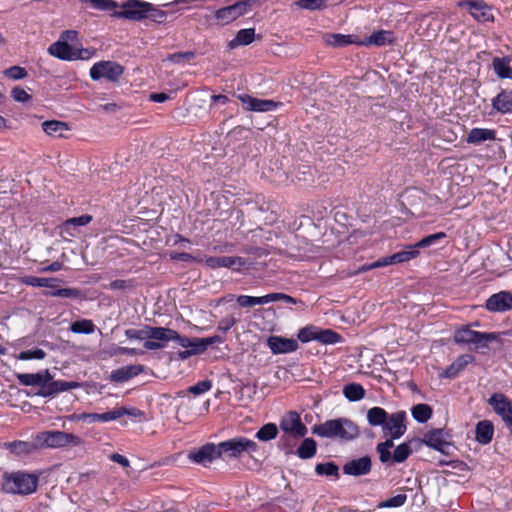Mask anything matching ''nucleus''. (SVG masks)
Wrapping results in <instances>:
<instances>
[{"label":"nucleus","instance_id":"8fccbe9b","mask_svg":"<svg viewBox=\"0 0 512 512\" xmlns=\"http://www.w3.org/2000/svg\"><path fill=\"white\" fill-rule=\"evenodd\" d=\"M237 303L241 307H252L255 305H264L268 303V297L267 295L256 297V296H249V295H239L237 297Z\"/></svg>","mask_w":512,"mask_h":512},{"label":"nucleus","instance_id":"473e14b6","mask_svg":"<svg viewBox=\"0 0 512 512\" xmlns=\"http://www.w3.org/2000/svg\"><path fill=\"white\" fill-rule=\"evenodd\" d=\"M43 131L53 137H62L63 132L69 130L68 124L59 120H47L42 123Z\"/></svg>","mask_w":512,"mask_h":512},{"label":"nucleus","instance_id":"3c124183","mask_svg":"<svg viewBox=\"0 0 512 512\" xmlns=\"http://www.w3.org/2000/svg\"><path fill=\"white\" fill-rule=\"evenodd\" d=\"M16 379L23 386H39L41 388V375L37 373H17Z\"/></svg>","mask_w":512,"mask_h":512},{"label":"nucleus","instance_id":"864d4df0","mask_svg":"<svg viewBox=\"0 0 512 512\" xmlns=\"http://www.w3.org/2000/svg\"><path fill=\"white\" fill-rule=\"evenodd\" d=\"M111 414L114 415V417H112V421L117 420L125 415L131 416V417H142L144 415L143 411H141L138 408H135V407L126 408L124 406L111 410Z\"/></svg>","mask_w":512,"mask_h":512},{"label":"nucleus","instance_id":"c03bdc74","mask_svg":"<svg viewBox=\"0 0 512 512\" xmlns=\"http://www.w3.org/2000/svg\"><path fill=\"white\" fill-rule=\"evenodd\" d=\"M447 237L445 232H437L434 234H430L428 236H425L418 242H416L414 245L419 251L420 249L428 248L432 245H435L439 243L441 240L445 239Z\"/></svg>","mask_w":512,"mask_h":512},{"label":"nucleus","instance_id":"6e6552de","mask_svg":"<svg viewBox=\"0 0 512 512\" xmlns=\"http://www.w3.org/2000/svg\"><path fill=\"white\" fill-rule=\"evenodd\" d=\"M120 11H114L111 16L131 21H142L147 17L150 2L143 0H126L120 5Z\"/></svg>","mask_w":512,"mask_h":512},{"label":"nucleus","instance_id":"58836bf2","mask_svg":"<svg viewBox=\"0 0 512 512\" xmlns=\"http://www.w3.org/2000/svg\"><path fill=\"white\" fill-rule=\"evenodd\" d=\"M317 341L322 344L333 345L340 343L342 341V336L332 329L318 328Z\"/></svg>","mask_w":512,"mask_h":512},{"label":"nucleus","instance_id":"aec40b11","mask_svg":"<svg viewBox=\"0 0 512 512\" xmlns=\"http://www.w3.org/2000/svg\"><path fill=\"white\" fill-rule=\"evenodd\" d=\"M144 371V366L140 364L136 365H127L115 369L111 372L109 379L112 382L123 383L129 381L130 379L138 376Z\"/></svg>","mask_w":512,"mask_h":512},{"label":"nucleus","instance_id":"5701e85b","mask_svg":"<svg viewBox=\"0 0 512 512\" xmlns=\"http://www.w3.org/2000/svg\"><path fill=\"white\" fill-rule=\"evenodd\" d=\"M420 251L417 250L414 244L408 245L404 250L396 252L392 255L383 257L385 266L408 262L419 256Z\"/></svg>","mask_w":512,"mask_h":512},{"label":"nucleus","instance_id":"79ce46f5","mask_svg":"<svg viewBox=\"0 0 512 512\" xmlns=\"http://www.w3.org/2000/svg\"><path fill=\"white\" fill-rule=\"evenodd\" d=\"M315 473L319 476H331L338 479L340 477L339 475V467L334 462H325V463H318L315 466Z\"/></svg>","mask_w":512,"mask_h":512},{"label":"nucleus","instance_id":"f8f14e48","mask_svg":"<svg viewBox=\"0 0 512 512\" xmlns=\"http://www.w3.org/2000/svg\"><path fill=\"white\" fill-rule=\"evenodd\" d=\"M149 340H146L143 347L146 350H159L166 346V343L175 338L174 329L167 327L151 326L149 328Z\"/></svg>","mask_w":512,"mask_h":512},{"label":"nucleus","instance_id":"ddd939ff","mask_svg":"<svg viewBox=\"0 0 512 512\" xmlns=\"http://www.w3.org/2000/svg\"><path fill=\"white\" fill-rule=\"evenodd\" d=\"M406 420L407 414L403 410L389 414L382 428L384 435L392 439L401 438L407 430Z\"/></svg>","mask_w":512,"mask_h":512},{"label":"nucleus","instance_id":"0eeeda50","mask_svg":"<svg viewBox=\"0 0 512 512\" xmlns=\"http://www.w3.org/2000/svg\"><path fill=\"white\" fill-rule=\"evenodd\" d=\"M124 73V67L115 61H99L90 68V77L94 81L106 79L110 82H118Z\"/></svg>","mask_w":512,"mask_h":512},{"label":"nucleus","instance_id":"0e129e2a","mask_svg":"<svg viewBox=\"0 0 512 512\" xmlns=\"http://www.w3.org/2000/svg\"><path fill=\"white\" fill-rule=\"evenodd\" d=\"M4 75L9 79L20 80L25 78L28 75V73L25 68L15 65L6 69L4 71Z\"/></svg>","mask_w":512,"mask_h":512},{"label":"nucleus","instance_id":"a19ab883","mask_svg":"<svg viewBox=\"0 0 512 512\" xmlns=\"http://www.w3.org/2000/svg\"><path fill=\"white\" fill-rule=\"evenodd\" d=\"M278 427L275 423L264 424L257 432L255 437L260 441H270L277 437Z\"/></svg>","mask_w":512,"mask_h":512},{"label":"nucleus","instance_id":"c756f323","mask_svg":"<svg viewBox=\"0 0 512 512\" xmlns=\"http://www.w3.org/2000/svg\"><path fill=\"white\" fill-rule=\"evenodd\" d=\"M496 139V131L487 128H473L467 135L466 142L469 144H481L485 141Z\"/></svg>","mask_w":512,"mask_h":512},{"label":"nucleus","instance_id":"f03ea898","mask_svg":"<svg viewBox=\"0 0 512 512\" xmlns=\"http://www.w3.org/2000/svg\"><path fill=\"white\" fill-rule=\"evenodd\" d=\"M38 475L24 471L4 473L2 491L8 494L29 495L37 490Z\"/></svg>","mask_w":512,"mask_h":512},{"label":"nucleus","instance_id":"4c0bfd02","mask_svg":"<svg viewBox=\"0 0 512 512\" xmlns=\"http://www.w3.org/2000/svg\"><path fill=\"white\" fill-rule=\"evenodd\" d=\"M343 395L351 402H356L364 398L365 389L359 383H349L343 387Z\"/></svg>","mask_w":512,"mask_h":512},{"label":"nucleus","instance_id":"412c9836","mask_svg":"<svg viewBox=\"0 0 512 512\" xmlns=\"http://www.w3.org/2000/svg\"><path fill=\"white\" fill-rule=\"evenodd\" d=\"M81 386L82 384L76 381L55 380L49 386L46 387L45 391H38L35 395L44 398L53 397L61 392L80 388Z\"/></svg>","mask_w":512,"mask_h":512},{"label":"nucleus","instance_id":"dca6fc26","mask_svg":"<svg viewBox=\"0 0 512 512\" xmlns=\"http://www.w3.org/2000/svg\"><path fill=\"white\" fill-rule=\"evenodd\" d=\"M92 219V216L89 214L69 218L57 226L59 235L64 240H69V238L75 237L78 234L79 227L88 225Z\"/></svg>","mask_w":512,"mask_h":512},{"label":"nucleus","instance_id":"37998d69","mask_svg":"<svg viewBox=\"0 0 512 512\" xmlns=\"http://www.w3.org/2000/svg\"><path fill=\"white\" fill-rule=\"evenodd\" d=\"M20 281L22 284L32 287H53L52 282L56 281V279L27 275L22 277Z\"/></svg>","mask_w":512,"mask_h":512},{"label":"nucleus","instance_id":"9b49d317","mask_svg":"<svg viewBox=\"0 0 512 512\" xmlns=\"http://www.w3.org/2000/svg\"><path fill=\"white\" fill-rule=\"evenodd\" d=\"M280 429L286 435H291L294 439L303 438L307 435L308 429L302 423L301 417L296 411H289L280 420Z\"/></svg>","mask_w":512,"mask_h":512},{"label":"nucleus","instance_id":"de8ad7c7","mask_svg":"<svg viewBox=\"0 0 512 512\" xmlns=\"http://www.w3.org/2000/svg\"><path fill=\"white\" fill-rule=\"evenodd\" d=\"M412 454V449L408 442L398 445L392 453V461L395 463H403Z\"/></svg>","mask_w":512,"mask_h":512},{"label":"nucleus","instance_id":"4be33fe9","mask_svg":"<svg viewBox=\"0 0 512 512\" xmlns=\"http://www.w3.org/2000/svg\"><path fill=\"white\" fill-rule=\"evenodd\" d=\"M395 40L394 33L388 30H378L372 33L369 37L364 40H359V46H370L374 45L377 47H382L387 44H392Z\"/></svg>","mask_w":512,"mask_h":512},{"label":"nucleus","instance_id":"13d9d810","mask_svg":"<svg viewBox=\"0 0 512 512\" xmlns=\"http://www.w3.org/2000/svg\"><path fill=\"white\" fill-rule=\"evenodd\" d=\"M149 328H151V326L144 325L143 329H133V328L126 329L125 336L129 340H140V341L145 340V339L149 340V333H148Z\"/></svg>","mask_w":512,"mask_h":512},{"label":"nucleus","instance_id":"f3484780","mask_svg":"<svg viewBox=\"0 0 512 512\" xmlns=\"http://www.w3.org/2000/svg\"><path fill=\"white\" fill-rule=\"evenodd\" d=\"M342 470L348 476L360 477L368 475L372 470V459L369 455L351 459L342 466Z\"/></svg>","mask_w":512,"mask_h":512},{"label":"nucleus","instance_id":"09e8293b","mask_svg":"<svg viewBox=\"0 0 512 512\" xmlns=\"http://www.w3.org/2000/svg\"><path fill=\"white\" fill-rule=\"evenodd\" d=\"M70 330L76 334H91L95 330V325L91 320H77L71 324Z\"/></svg>","mask_w":512,"mask_h":512},{"label":"nucleus","instance_id":"f257e3e1","mask_svg":"<svg viewBox=\"0 0 512 512\" xmlns=\"http://www.w3.org/2000/svg\"><path fill=\"white\" fill-rule=\"evenodd\" d=\"M314 435L322 438L338 439L342 442H350L360 435L359 426L349 418L339 417L326 420L323 423L312 426Z\"/></svg>","mask_w":512,"mask_h":512},{"label":"nucleus","instance_id":"680f3d73","mask_svg":"<svg viewBox=\"0 0 512 512\" xmlns=\"http://www.w3.org/2000/svg\"><path fill=\"white\" fill-rule=\"evenodd\" d=\"M406 500H407L406 494H397V495L385 500L384 502H382L379 505V507H384V508L401 507L405 504Z\"/></svg>","mask_w":512,"mask_h":512},{"label":"nucleus","instance_id":"a878e982","mask_svg":"<svg viewBox=\"0 0 512 512\" xmlns=\"http://www.w3.org/2000/svg\"><path fill=\"white\" fill-rule=\"evenodd\" d=\"M494 435V425L490 420H481L475 427V440L482 445L489 444Z\"/></svg>","mask_w":512,"mask_h":512},{"label":"nucleus","instance_id":"052dcab7","mask_svg":"<svg viewBox=\"0 0 512 512\" xmlns=\"http://www.w3.org/2000/svg\"><path fill=\"white\" fill-rule=\"evenodd\" d=\"M194 51L175 52L168 56V59L175 64H184L195 58Z\"/></svg>","mask_w":512,"mask_h":512},{"label":"nucleus","instance_id":"423d86ee","mask_svg":"<svg viewBox=\"0 0 512 512\" xmlns=\"http://www.w3.org/2000/svg\"><path fill=\"white\" fill-rule=\"evenodd\" d=\"M220 455L228 458H240L244 454H252L258 450V444L246 437L239 436L222 441L219 444Z\"/></svg>","mask_w":512,"mask_h":512},{"label":"nucleus","instance_id":"4468645a","mask_svg":"<svg viewBox=\"0 0 512 512\" xmlns=\"http://www.w3.org/2000/svg\"><path fill=\"white\" fill-rule=\"evenodd\" d=\"M450 433L443 428H435L428 430L422 439L429 448H432L438 452L446 454V449L449 448L450 442L447 440L450 437Z\"/></svg>","mask_w":512,"mask_h":512},{"label":"nucleus","instance_id":"ea45409f","mask_svg":"<svg viewBox=\"0 0 512 512\" xmlns=\"http://www.w3.org/2000/svg\"><path fill=\"white\" fill-rule=\"evenodd\" d=\"M330 0H297L294 5L308 11H322L328 7Z\"/></svg>","mask_w":512,"mask_h":512},{"label":"nucleus","instance_id":"49530a36","mask_svg":"<svg viewBox=\"0 0 512 512\" xmlns=\"http://www.w3.org/2000/svg\"><path fill=\"white\" fill-rule=\"evenodd\" d=\"M268 297V303L275 302V301H283L286 304H293V305H301V308L304 309L305 304L301 299L294 298L288 294L282 293V292H274L267 294Z\"/></svg>","mask_w":512,"mask_h":512},{"label":"nucleus","instance_id":"4d7b16f0","mask_svg":"<svg viewBox=\"0 0 512 512\" xmlns=\"http://www.w3.org/2000/svg\"><path fill=\"white\" fill-rule=\"evenodd\" d=\"M252 265L253 262L247 258L231 256L229 269L235 272H242L243 270L250 269Z\"/></svg>","mask_w":512,"mask_h":512},{"label":"nucleus","instance_id":"6ab92c4d","mask_svg":"<svg viewBox=\"0 0 512 512\" xmlns=\"http://www.w3.org/2000/svg\"><path fill=\"white\" fill-rule=\"evenodd\" d=\"M267 346L275 355L291 353L299 347L296 340L276 335H272L267 339Z\"/></svg>","mask_w":512,"mask_h":512},{"label":"nucleus","instance_id":"1a4fd4ad","mask_svg":"<svg viewBox=\"0 0 512 512\" xmlns=\"http://www.w3.org/2000/svg\"><path fill=\"white\" fill-rule=\"evenodd\" d=\"M221 458L220 449L218 444L206 443L199 448L190 450L187 454V459L197 465L209 467L210 464L216 459Z\"/></svg>","mask_w":512,"mask_h":512},{"label":"nucleus","instance_id":"393cba45","mask_svg":"<svg viewBox=\"0 0 512 512\" xmlns=\"http://www.w3.org/2000/svg\"><path fill=\"white\" fill-rule=\"evenodd\" d=\"M492 107L501 114L512 113V90L502 89L492 99Z\"/></svg>","mask_w":512,"mask_h":512},{"label":"nucleus","instance_id":"a211bd4d","mask_svg":"<svg viewBox=\"0 0 512 512\" xmlns=\"http://www.w3.org/2000/svg\"><path fill=\"white\" fill-rule=\"evenodd\" d=\"M485 308L490 312H506L512 309V293L500 291L492 294L485 303Z\"/></svg>","mask_w":512,"mask_h":512},{"label":"nucleus","instance_id":"69168bd1","mask_svg":"<svg viewBox=\"0 0 512 512\" xmlns=\"http://www.w3.org/2000/svg\"><path fill=\"white\" fill-rule=\"evenodd\" d=\"M45 356H46V352L44 350H42L40 348H35L32 350L22 351L19 354V359L20 360H32V359L42 360L45 358Z\"/></svg>","mask_w":512,"mask_h":512},{"label":"nucleus","instance_id":"7c9ffc66","mask_svg":"<svg viewBox=\"0 0 512 512\" xmlns=\"http://www.w3.org/2000/svg\"><path fill=\"white\" fill-rule=\"evenodd\" d=\"M112 417L114 415L111 414V411H107L104 413H79V414H72L70 416L71 420L75 421H83L88 423H95V422H109L112 421Z\"/></svg>","mask_w":512,"mask_h":512},{"label":"nucleus","instance_id":"f704fd0d","mask_svg":"<svg viewBox=\"0 0 512 512\" xmlns=\"http://www.w3.org/2000/svg\"><path fill=\"white\" fill-rule=\"evenodd\" d=\"M510 58L509 57H495L492 61V66L497 74V76L501 79H510L512 74V68L509 66Z\"/></svg>","mask_w":512,"mask_h":512},{"label":"nucleus","instance_id":"bb28decb","mask_svg":"<svg viewBox=\"0 0 512 512\" xmlns=\"http://www.w3.org/2000/svg\"><path fill=\"white\" fill-rule=\"evenodd\" d=\"M475 357L471 354H463L457 357L444 371V375L447 378L453 379L463 371L468 364L472 363Z\"/></svg>","mask_w":512,"mask_h":512},{"label":"nucleus","instance_id":"72a5a7b5","mask_svg":"<svg viewBox=\"0 0 512 512\" xmlns=\"http://www.w3.org/2000/svg\"><path fill=\"white\" fill-rule=\"evenodd\" d=\"M317 443L313 438H304L295 454L303 460L311 459L316 455Z\"/></svg>","mask_w":512,"mask_h":512},{"label":"nucleus","instance_id":"7ed1b4c3","mask_svg":"<svg viewBox=\"0 0 512 512\" xmlns=\"http://www.w3.org/2000/svg\"><path fill=\"white\" fill-rule=\"evenodd\" d=\"M39 450L41 449H60L65 447L80 446L82 439L73 434L60 430H47L35 435Z\"/></svg>","mask_w":512,"mask_h":512},{"label":"nucleus","instance_id":"cd10ccee","mask_svg":"<svg viewBox=\"0 0 512 512\" xmlns=\"http://www.w3.org/2000/svg\"><path fill=\"white\" fill-rule=\"evenodd\" d=\"M50 55L64 61H73L74 48L65 41H56L48 48Z\"/></svg>","mask_w":512,"mask_h":512},{"label":"nucleus","instance_id":"774afa93","mask_svg":"<svg viewBox=\"0 0 512 512\" xmlns=\"http://www.w3.org/2000/svg\"><path fill=\"white\" fill-rule=\"evenodd\" d=\"M11 96L16 102L26 103L31 100L32 96L28 94L23 88L17 86L11 91Z\"/></svg>","mask_w":512,"mask_h":512},{"label":"nucleus","instance_id":"338daca9","mask_svg":"<svg viewBox=\"0 0 512 512\" xmlns=\"http://www.w3.org/2000/svg\"><path fill=\"white\" fill-rule=\"evenodd\" d=\"M91 5L100 11H108L120 7L113 0H90Z\"/></svg>","mask_w":512,"mask_h":512},{"label":"nucleus","instance_id":"20e7f679","mask_svg":"<svg viewBox=\"0 0 512 512\" xmlns=\"http://www.w3.org/2000/svg\"><path fill=\"white\" fill-rule=\"evenodd\" d=\"M453 340L460 345L472 344L475 346V350L488 348V344L493 341L502 343L500 333L475 331L469 325L457 329L454 332Z\"/></svg>","mask_w":512,"mask_h":512},{"label":"nucleus","instance_id":"603ef678","mask_svg":"<svg viewBox=\"0 0 512 512\" xmlns=\"http://www.w3.org/2000/svg\"><path fill=\"white\" fill-rule=\"evenodd\" d=\"M231 256H210L204 261L205 266L210 269L229 268Z\"/></svg>","mask_w":512,"mask_h":512},{"label":"nucleus","instance_id":"a18cd8bd","mask_svg":"<svg viewBox=\"0 0 512 512\" xmlns=\"http://www.w3.org/2000/svg\"><path fill=\"white\" fill-rule=\"evenodd\" d=\"M460 7H467L475 19H479L476 12L488 10L487 4L483 0H463L458 3Z\"/></svg>","mask_w":512,"mask_h":512},{"label":"nucleus","instance_id":"bf43d9fd","mask_svg":"<svg viewBox=\"0 0 512 512\" xmlns=\"http://www.w3.org/2000/svg\"><path fill=\"white\" fill-rule=\"evenodd\" d=\"M46 294L60 298H79L81 291L76 288H59L55 291L47 292Z\"/></svg>","mask_w":512,"mask_h":512},{"label":"nucleus","instance_id":"e2e57ef3","mask_svg":"<svg viewBox=\"0 0 512 512\" xmlns=\"http://www.w3.org/2000/svg\"><path fill=\"white\" fill-rule=\"evenodd\" d=\"M212 388V382L210 380H203L197 382L195 385H192L188 388V392L199 396L201 394H204L208 392Z\"/></svg>","mask_w":512,"mask_h":512},{"label":"nucleus","instance_id":"5fc2aeb1","mask_svg":"<svg viewBox=\"0 0 512 512\" xmlns=\"http://www.w3.org/2000/svg\"><path fill=\"white\" fill-rule=\"evenodd\" d=\"M317 330L318 327L316 326H305L298 331L297 338L302 343H307L313 340L317 341Z\"/></svg>","mask_w":512,"mask_h":512},{"label":"nucleus","instance_id":"c9c22d12","mask_svg":"<svg viewBox=\"0 0 512 512\" xmlns=\"http://www.w3.org/2000/svg\"><path fill=\"white\" fill-rule=\"evenodd\" d=\"M388 415L389 413L384 408L375 406L367 411V421L371 426H381L383 428Z\"/></svg>","mask_w":512,"mask_h":512},{"label":"nucleus","instance_id":"9d476101","mask_svg":"<svg viewBox=\"0 0 512 512\" xmlns=\"http://www.w3.org/2000/svg\"><path fill=\"white\" fill-rule=\"evenodd\" d=\"M488 404L501 417L506 428L512 433V400L505 394L498 392L490 396Z\"/></svg>","mask_w":512,"mask_h":512},{"label":"nucleus","instance_id":"e433bc0d","mask_svg":"<svg viewBox=\"0 0 512 512\" xmlns=\"http://www.w3.org/2000/svg\"><path fill=\"white\" fill-rule=\"evenodd\" d=\"M411 414L417 422L426 423L432 417L433 409L428 404L420 403L412 407Z\"/></svg>","mask_w":512,"mask_h":512},{"label":"nucleus","instance_id":"6e6d98bb","mask_svg":"<svg viewBox=\"0 0 512 512\" xmlns=\"http://www.w3.org/2000/svg\"><path fill=\"white\" fill-rule=\"evenodd\" d=\"M136 283H135V280L134 279H116V280H113L112 282H110L108 285H105L104 288L105 289H108V290H112V291H115V290H122V291H126V290H130V289H133L135 287Z\"/></svg>","mask_w":512,"mask_h":512},{"label":"nucleus","instance_id":"39448f33","mask_svg":"<svg viewBox=\"0 0 512 512\" xmlns=\"http://www.w3.org/2000/svg\"><path fill=\"white\" fill-rule=\"evenodd\" d=\"M259 4L260 0H240L232 5L216 10L213 18L216 24L224 26L247 14L253 6Z\"/></svg>","mask_w":512,"mask_h":512},{"label":"nucleus","instance_id":"2eb2a0df","mask_svg":"<svg viewBox=\"0 0 512 512\" xmlns=\"http://www.w3.org/2000/svg\"><path fill=\"white\" fill-rule=\"evenodd\" d=\"M237 99L241 101L243 108L247 111L269 112L276 110L281 104L271 99H259L248 94H238Z\"/></svg>","mask_w":512,"mask_h":512},{"label":"nucleus","instance_id":"c85d7f7f","mask_svg":"<svg viewBox=\"0 0 512 512\" xmlns=\"http://www.w3.org/2000/svg\"><path fill=\"white\" fill-rule=\"evenodd\" d=\"M324 41L328 46L342 48L351 44L358 45L359 39L354 35H344L340 33L325 34Z\"/></svg>","mask_w":512,"mask_h":512},{"label":"nucleus","instance_id":"b1692460","mask_svg":"<svg viewBox=\"0 0 512 512\" xmlns=\"http://www.w3.org/2000/svg\"><path fill=\"white\" fill-rule=\"evenodd\" d=\"M4 446L11 453L17 456L29 455L39 450L38 442L35 440V436L33 437L32 442L16 440L7 442L4 444Z\"/></svg>","mask_w":512,"mask_h":512},{"label":"nucleus","instance_id":"2f4dec72","mask_svg":"<svg viewBox=\"0 0 512 512\" xmlns=\"http://www.w3.org/2000/svg\"><path fill=\"white\" fill-rule=\"evenodd\" d=\"M255 39V29H241L237 32L236 36L228 43L230 49L238 46H246L251 44Z\"/></svg>","mask_w":512,"mask_h":512}]
</instances>
